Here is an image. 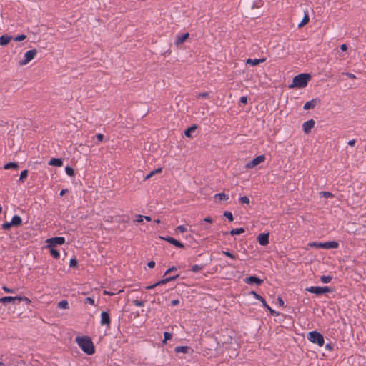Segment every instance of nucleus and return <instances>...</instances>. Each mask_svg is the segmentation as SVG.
<instances>
[{
  "instance_id": "nucleus-56",
  "label": "nucleus",
  "mask_w": 366,
  "mask_h": 366,
  "mask_svg": "<svg viewBox=\"0 0 366 366\" xmlns=\"http://www.w3.org/2000/svg\"><path fill=\"white\" fill-rule=\"evenodd\" d=\"M137 222H143V219H144V216H143V215H140V214H139V215H138V216L137 217Z\"/></svg>"
},
{
  "instance_id": "nucleus-2",
  "label": "nucleus",
  "mask_w": 366,
  "mask_h": 366,
  "mask_svg": "<svg viewBox=\"0 0 366 366\" xmlns=\"http://www.w3.org/2000/svg\"><path fill=\"white\" fill-rule=\"evenodd\" d=\"M310 79L311 75L309 74H298L293 78L292 84L290 86V88H305L307 86Z\"/></svg>"
},
{
  "instance_id": "nucleus-57",
  "label": "nucleus",
  "mask_w": 366,
  "mask_h": 366,
  "mask_svg": "<svg viewBox=\"0 0 366 366\" xmlns=\"http://www.w3.org/2000/svg\"><path fill=\"white\" fill-rule=\"evenodd\" d=\"M179 303V300H173L171 302V305H172V306H176V305H177Z\"/></svg>"
},
{
  "instance_id": "nucleus-16",
  "label": "nucleus",
  "mask_w": 366,
  "mask_h": 366,
  "mask_svg": "<svg viewBox=\"0 0 366 366\" xmlns=\"http://www.w3.org/2000/svg\"><path fill=\"white\" fill-rule=\"evenodd\" d=\"M320 100L317 98H315V99H312V100L310 101H308L307 102L304 106H303V109L305 110H308V109H313L316 107L317 104L318 102H320Z\"/></svg>"
},
{
  "instance_id": "nucleus-6",
  "label": "nucleus",
  "mask_w": 366,
  "mask_h": 366,
  "mask_svg": "<svg viewBox=\"0 0 366 366\" xmlns=\"http://www.w3.org/2000/svg\"><path fill=\"white\" fill-rule=\"evenodd\" d=\"M37 54L36 49H31L26 51L24 54V57L23 59L19 61V64L20 66H24L27 64L29 62H30L31 60L34 59L36 55Z\"/></svg>"
},
{
  "instance_id": "nucleus-53",
  "label": "nucleus",
  "mask_w": 366,
  "mask_h": 366,
  "mask_svg": "<svg viewBox=\"0 0 366 366\" xmlns=\"http://www.w3.org/2000/svg\"><path fill=\"white\" fill-rule=\"evenodd\" d=\"M277 302H278L280 306H284L285 303H284V301H283L282 297H278L277 299Z\"/></svg>"
},
{
  "instance_id": "nucleus-64",
  "label": "nucleus",
  "mask_w": 366,
  "mask_h": 366,
  "mask_svg": "<svg viewBox=\"0 0 366 366\" xmlns=\"http://www.w3.org/2000/svg\"><path fill=\"white\" fill-rule=\"evenodd\" d=\"M144 219H145L148 222H150L152 220L151 217L149 216H144Z\"/></svg>"
},
{
  "instance_id": "nucleus-27",
  "label": "nucleus",
  "mask_w": 366,
  "mask_h": 366,
  "mask_svg": "<svg viewBox=\"0 0 366 366\" xmlns=\"http://www.w3.org/2000/svg\"><path fill=\"white\" fill-rule=\"evenodd\" d=\"M309 21H310L309 14L307 12H305L302 21L298 24V27L301 28V27L304 26L309 22Z\"/></svg>"
},
{
  "instance_id": "nucleus-39",
  "label": "nucleus",
  "mask_w": 366,
  "mask_h": 366,
  "mask_svg": "<svg viewBox=\"0 0 366 366\" xmlns=\"http://www.w3.org/2000/svg\"><path fill=\"white\" fill-rule=\"evenodd\" d=\"M18 297H19V298H17L18 301H19V302L20 301H24L26 304H30L31 303V300L28 297H26L25 296H18Z\"/></svg>"
},
{
  "instance_id": "nucleus-45",
  "label": "nucleus",
  "mask_w": 366,
  "mask_h": 366,
  "mask_svg": "<svg viewBox=\"0 0 366 366\" xmlns=\"http://www.w3.org/2000/svg\"><path fill=\"white\" fill-rule=\"evenodd\" d=\"M239 202L242 204H249V199L247 196H243L239 198Z\"/></svg>"
},
{
  "instance_id": "nucleus-7",
  "label": "nucleus",
  "mask_w": 366,
  "mask_h": 366,
  "mask_svg": "<svg viewBox=\"0 0 366 366\" xmlns=\"http://www.w3.org/2000/svg\"><path fill=\"white\" fill-rule=\"evenodd\" d=\"M46 242L49 244L47 247H55L56 245H61L65 242V238L63 237H56L48 239Z\"/></svg>"
},
{
  "instance_id": "nucleus-62",
  "label": "nucleus",
  "mask_w": 366,
  "mask_h": 366,
  "mask_svg": "<svg viewBox=\"0 0 366 366\" xmlns=\"http://www.w3.org/2000/svg\"><path fill=\"white\" fill-rule=\"evenodd\" d=\"M155 174V172H151L149 174H148L146 177H145V179H147L149 178H150L151 177H152L154 174Z\"/></svg>"
},
{
  "instance_id": "nucleus-55",
  "label": "nucleus",
  "mask_w": 366,
  "mask_h": 366,
  "mask_svg": "<svg viewBox=\"0 0 366 366\" xmlns=\"http://www.w3.org/2000/svg\"><path fill=\"white\" fill-rule=\"evenodd\" d=\"M204 221L208 223H212L213 219L210 217H207L204 219Z\"/></svg>"
},
{
  "instance_id": "nucleus-24",
  "label": "nucleus",
  "mask_w": 366,
  "mask_h": 366,
  "mask_svg": "<svg viewBox=\"0 0 366 366\" xmlns=\"http://www.w3.org/2000/svg\"><path fill=\"white\" fill-rule=\"evenodd\" d=\"M11 223L14 227H19L21 225L22 219L19 216L14 215L11 219Z\"/></svg>"
},
{
  "instance_id": "nucleus-49",
  "label": "nucleus",
  "mask_w": 366,
  "mask_h": 366,
  "mask_svg": "<svg viewBox=\"0 0 366 366\" xmlns=\"http://www.w3.org/2000/svg\"><path fill=\"white\" fill-rule=\"evenodd\" d=\"M2 289L5 292H7V293H14V290L13 289H10L6 286H3L2 287Z\"/></svg>"
},
{
  "instance_id": "nucleus-26",
  "label": "nucleus",
  "mask_w": 366,
  "mask_h": 366,
  "mask_svg": "<svg viewBox=\"0 0 366 366\" xmlns=\"http://www.w3.org/2000/svg\"><path fill=\"white\" fill-rule=\"evenodd\" d=\"M197 127L194 124V125H192V127L187 128L185 131H184V135L187 137H192V132H194L196 129H197Z\"/></svg>"
},
{
  "instance_id": "nucleus-17",
  "label": "nucleus",
  "mask_w": 366,
  "mask_h": 366,
  "mask_svg": "<svg viewBox=\"0 0 366 366\" xmlns=\"http://www.w3.org/2000/svg\"><path fill=\"white\" fill-rule=\"evenodd\" d=\"M189 36V33L177 35L174 41L175 45L179 46L182 44L188 39Z\"/></svg>"
},
{
  "instance_id": "nucleus-43",
  "label": "nucleus",
  "mask_w": 366,
  "mask_h": 366,
  "mask_svg": "<svg viewBox=\"0 0 366 366\" xmlns=\"http://www.w3.org/2000/svg\"><path fill=\"white\" fill-rule=\"evenodd\" d=\"M222 254H224L225 256L232 259H236L235 255H234L229 251H222Z\"/></svg>"
},
{
  "instance_id": "nucleus-32",
  "label": "nucleus",
  "mask_w": 366,
  "mask_h": 366,
  "mask_svg": "<svg viewBox=\"0 0 366 366\" xmlns=\"http://www.w3.org/2000/svg\"><path fill=\"white\" fill-rule=\"evenodd\" d=\"M204 267V265L194 264L192 267L191 271L196 273L202 270Z\"/></svg>"
},
{
  "instance_id": "nucleus-59",
  "label": "nucleus",
  "mask_w": 366,
  "mask_h": 366,
  "mask_svg": "<svg viewBox=\"0 0 366 366\" xmlns=\"http://www.w3.org/2000/svg\"><path fill=\"white\" fill-rule=\"evenodd\" d=\"M355 142H356L355 139H351L348 142V145L353 147V146H355Z\"/></svg>"
},
{
  "instance_id": "nucleus-12",
  "label": "nucleus",
  "mask_w": 366,
  "mask_h": 366,
  "mask_svg": "<svg viewBox=\"0 0 366 366\" xmlns=\"http://www.w3.org/2000/svg\"><path fill=\"white\" fill-rule=\"evenodd\" d=\"M315 124V122L312 119L305 122L302 124V129L304 132L305 134L310 133L311 129L314 127Z\"/></svg>"
},
{
  "instance_id": "nucleus-5",
  "label": "nucleus",
  "mask_w": 366,
  "mask_h": 366,
  "mask_svg": "<svg viewBox=\"0 0 366 366\" xmlns=\"http://www.w3.org/2000/svg\"><path fill=\"white\" fill-rule=\"evenodd\" d=\"M306 290L311 293L315 294L317 295H320L324 293L332 292V289L329 287H319V286H312L310 287H307Z\"/></svg>"
},
{
  "instance_id": "nucleus-36",
  "label": "nucleus",
  "mask_w": 366,
  "mask_h": 366,
  "mask_svg": "<svg viewBox=\"0 0 366 366\" xmlns=\"http://www.w3.org/2000/svg\"><path fill=\"white\" fill-rule=\"evenodd\" d=\"M332 279V276H330V275H327V276L323 275V276H321V277H320V280L323 283H329V282H330Z\"/></svg>"
},
{
  "instance_id": "nucleus-52",
  "label": "nucleus",
  "mask_w": 366,
  "mask_h": 366,
  "mask_svg": "<svg viewBox=\"0 0 366 366\" xmlns=\"http://www.w3.org/2000/svg\"><path fill=\"white\" fill-rule=\"evenodd\" d=\"M96 137L99 142H102L104 137L102 134H97Z\"/></svg>"
},
{
  "instance_id": "nucleus-28",
  "label": "nucleus",
  "mask_w": 366,
  "mask_h": 366,
  "mask_svg": "<svg viewBox=\"0 0 366 366\" xmlns=\"http://www.w3.org/2000/svg\"><path fill=\"white\" fill-rule=\"evenodd\" d=\"M214 199H217L219 200H228L229 199V196L227 194H226L224 192H222V193H217L216 194H214Z\"/></svg>"
},
{
  "instance_id": "nucleus-10",
  "label": "nucleus",
  "mask_w": 366,
  "mask_h": 366,
  "mask_svg": "<svg viewBox=\"0 0 366 366\" xmlns=\"http://www.w3.org/2000/svg\"><path fill=\"white\" fill-rule=\"evenodd\" d=\"M110 324H111V319H110L109 313L106 311H102L101 313V325H107L108 327H109Z\"/></svg>"
},
{
  "instance_id": "nucleus-21",
  "label": "nucleus",
  "mask_w": 366,
  "mask_h": 366,
  "mask_svg": "<svg viewBox=\"0 0 366 366\" xmlns=\"http://www.w3.org/2000/svg\"><path fill=\"white\" fill-rule=\"evenodd\" d=\"M244 232H245V230L243 227L235 228V229L230 230L229 232H225L224 233V235H227V234H229L232 236H234L237 234H241L244 233Z\"/></svg>"
},
{
  "instance_id": "nucleus-47",
  "label": "nucleus",
  "mask_w": 366,
  "mask_h": 366,
  "mask_svg": "<svg viewBox=\"0 0 366 366\" xmlns=\"http://www.w3.org/2000/svg\"><path fill=\"white\" fill-rule=\"evenodd\" d=\"M177 268L174 266H172V267H169V269H167L164 273V275H167V274L172 272H174V271H177Z\"/></svg>"
},
{
  "instance_id": "nucleus-51",
  "label": "nucleus",
  "mask_w": 366,
  "mask_h": 366,
  "mask_svg": "<svg viewBox=\"0 0 366 366\" xmlns=\"http://www.w3.org/2000/svg\"><path fill=\"white\" fill-rule=\"evenodd\" d=\"M240 102L244 104H246L247 103V97H245V96H242L240 97Z\"/></svg>"
},
{
  "instance_id": "nucleus-15",
  "label": "nucleus",
  "mask_w": 366,
  "mask_h": 366,
  "mask_svg": "<svg viewBox=\"0 0 366 366\" xmlns=\"http://www.w3.org/2000/svg\"><path fill=\"white\" fill-rule=\"evenodd\" d=\"M162 238L163 239H164L165 241L168 242L169 243L176 246L177 247H179V248H181V249H184V244H182V242H180L179 241L175 239L173 237H162Z\"/></svg>"
},
{
  "instance_id": "nucleus-23",
  "label": "nucleus",
  "mask_w": 366,
  "mask_h": 366,
  "mask_svg": "<svg viewBox=\"0 0 366 366\" xmlns=\"http://www.w3.org/2000/svg\"><path fill=\"white\" fill-rule=\"evenodd\" d=\"M266 59L265 58H262V59H247L246 61V64H250L251 66H257L260 63H262L264 61H265Z\"/></svg>"
},
{
  "instance_id": "nucleus-41",
  "label": "nucleus",
  "mask_w": 366,
  "mask_h": 366,
  "mask_svg": "<svg viewBox=\"0 0 366 366\" xmlns=\"http://www.w3.org/2000/svg\"><path fill=\"white\" fill-rule=\"evenodd\" d=\"M2 229H4V230H9L11 229V227H12V224L10 222H4L3 224H2Z\"/></svg>"
},
{
  "instance_id": "nucleus-4",
  "label": "nucleus",
  "mask_w": 366,
  "mask_h": 366,
  "mask_svg": "<svg viewBox=\"0 0 366 366\" xmlns=\"http://www.w3.org/2000/svg\"><path fill=\"white\" fill-rule=\"evenodd\" d=\"M250 295H253V297L259 300L262 303V305L264 308H266L271 315H272L273 316H278L280 315V313L275 310H274L273 309H272L269 305L267 303L266 300L259 294H257L256 292L254 291H251L249 292Z\"/></svg>"
},
{
  "instance_id": "nucleus-33",
  "label": "nucleus",
  "mask_w": 366,
  "mask_h": 366,
  "mask_svg": "<svg viewBox=\"0 0 366 366\" xmlns=\"http://www.w3.org/2000/svg\"><path fill=\"white\" fill-rule=\"evenodd\" d=\"M224 217H225L229 222H233L234 221V217L231 212L229 211H225L223 214Z\"/></svg>"
},
{
  "instance_id": "nucleus-3",
  "label": "nucleus",
  "mask_w": 366,
  "mask_h": 366,
  "mask_svg": "<svg viewBox=\"0 0 366 366\" xmlns=\"http://www.w3.org/2000/svg\"><path fill=\"white\" fill-rule=\"evenodd\" d=\"M307 339L310 342L317 344L318 346L322 347L325 344L323 335L317 331H311L307 335Z\"/></svg>"
},
{
  "instance_id": "nucleus-19",
  "label": "nucleus",
  "mask_w": 366,
  "mask_h": 366,
  "mask_svg": "<svg viewBox=\"0 0 366 366\" xmlns=\"http://www.w3.org/2000/svg\"><path fill=\"white\" fill-rule=\"evenodd\" d=\"M174 352L176 353H189V352H192L193 350L188 346H177L174 348Z\"/></svg>"
},
{
  "instance_id": "nucleus-34",
  "label": "nucleus",
  "mask_w": 366,
  "mask_h": 366,
  "mask_svg": "<svg viewBox=\"0 0 366 366\" xmlns=\"http://www.w3.org/2000/svg\"><path fill=\"white\" fill-rule=\"evenodd\" d=\"M320 195L321 197H324V198H332L334 197L333 194L331 193L330 192H321L320 193Z\"/></svg>"
},
{
  "instance_id": "nucleus-50",
  "label": "nucleus",
  "mask_w": 366,
  "mask_h": 366,
  "mask_svg": "<svg viewBox=\"0 0 366 366\" xmlns=\"http://www.w3.org/2000/svg\"><path fill=\"white\" fill-rule=\"evenodd\" d=\"M320 243V242H314L310 243V246L312 247L321 248V247L319 246Z\"/></svg>"
},
{
  "instance_id": "nucleus-38",
  "label": "nucleus",
  "mask_w": 366,
  "mask_h": 366,
  "mask_svg": "<svg viewBox=\"0 0 366 366\" xmlns=\"http://www.w3.org/2000/svg\"><path fill=\"white\" fill-rule=\"evenodd\" d=\"M84 303L85 304H89V305H95V301H94V299L93 297H86L84 300Z\"/></svg>"
},
{
  "instance_id": "nucleus-54",
  "label": "nucleus",
  "mask_w": 366,
  "mask_h": 366,
  "mask_svg": "<svg viewBox=\"0 0 366 366\" xmlns=\"http://www.w3.org/2000/svg\"><path fill=\"white\" fill-rule=\"evenodd\" d=\"M147 266L149 267V268H154L155 267V262L154 261H150L147 263Z\"/></svg>"
},
{
  "instance_id": "nucleus-46",
  "label": "nucleus",
  "mask_w": 366,
  "mask_h": 366,
  "mask_svg": "<svg viewBox=\"0 0 366 366\" xmlns=\"http://www.w3.org/2000/svg\"><path fill=\"white\" fill-rule=\"evenodd\" d=\"M187 228L184 225H179L176 228V231L180 232L182 233L187 232Z\"/></svg>"
},
{
  "instance_id": "nucleus-42",
  "label": "nucleus",
  "mask_w": 366,
  "mask_h": 366,
  "mask_svg": "<svg viewBox=\"0 0 366 366\" xmlns=\"http://www.w3.org/2000/svg\"><path fill=\"white\" fill-rule=\"evenodd\" d=\"M132 302L137 307H143L144 305V302L142 300H134Z\"/></svg>"
},
{
  "instance_id": "nucleus-1",
  "label": "nucleus",
  "mask_w": 366,
  "mask_h": 366,
  "mask_svg": "<svg viewBox=\"0 0 366 366\" xmlns=\"http://www.w3.org/2000/svg\"><path fill=\"white\" fill-rule=\"evenodd\" d=\"M76 342L84 352L92 355L95 352L94 345L88 336L76 337Z\"/></svg>"
},
{
  "instance_id": "nucleus-48",
  "label": "nucleus",
  "mask_w": 366,
  "mask_h": 366,
  "mask_svg": "<svg viewBox=\"0 0 366 366\" xmlns=\"http://www.w3.org/2000/svg\"><path fill=\"white\" fill-rule=\"evenodd\" d=\"M209 97V93L208 92H202V93H199L197 95V98H207Z\"/></svg>"
},
{
  "instance_id": "nucleus-25",
  "label": "nucleus",
  "mask_w": 366,
  "mask_h": 366,
  "mask_svg": "<svg viewBox=\"0 0 366 366\" xmlns=\"http://www.w3.org/2000/svg\"><path fill=\"white\" fill-rule=\"evenodd\" d=\"M4 169H19V164L16 162H9L4 164Z\"/></svg>"
},
{
  "instance_id": "nucleus-40",
  "label": "nucleus",
  "mask_w": 366,
  "mask_h": 366,
  "mask_svg": "<svg viewBox=\"0 0 366 366\" xmlns=\"http://www.w3.org/2000/svg\"><path fill=\"white\" fill-rule=\"evenodd\" d=\"M70 267H76L78 266V262L76 258H72L69 262Z\"/></svg>"
},
{
  "instance_id": "nucleus-35",
  "label": "nucleus",
  "mask_w": 366,
  "mask_h": 366,
  "mask_svg": "<svg viewBox=\"0 0 366 366\" xmlns=\"http://www.w3.org/2000/svg\"><path fill=\"white\" fill-rule=\"evenodd\" d=\"M28 173H29V172L27 169H24V170L21 171V172L20 174V177H19V181L23 182L25 179H26L28 177Z\"/></svg>"
},
{
  "instance_id": "nucleus-60",
  "label": "nucleus",
  "mask_w": 366,
  "mask_h": 366,
  "mask_svg": "<svg viewBox=\"0 0 366 366\" xmlns=\"http://www.w3.org/2000/svg\"><path fill=\"white\" fill-rule=\"evenodd\" d=\"M340 49H341L342 51H347V45H346V44H342V45L340 46Z\"/></svg>"
},
{
  "instance_id": "nucleus-58",
  "label": "nucleus",
  "mask_w": 366,
  "mask_h": 366,
  "mask_svg": "<svg viewBox=\"0 0 366 366\" xmlns=\"http://www.w3.org/2000/svg\"><path fill=\"white\" fill-rule=\"evenodd\" d=\"M325 349L327 350H332L333 347H332V344L329 343L325 345Z\"/></svg>"
},
{
  "instance_id": "nucleus-44",
  "label": "nucleus",
  "mask_w": 366,
  "mask_h": 366,
  "mask_svg": "<svg viewBox=\"0 0 366 366\" xmlns=\"http://www.w3.org/2000/svg\"><path fill=\"white\" fill-rule=\"evenodd\" d=\"M26 39V36L24 34L19 35L14 38V40L16 41H21Z\"/></svg>"
},
{
  "instance_id": "nucleus-13",
  "label": "nucleus",
  "mask_w": 366,
  "mask_h": 366,
  "mask_svg": "<svg viewBox=\"0 0 366 366\" xmlns=\"http://www.w3.org/2000/svg\"><path fill=\"white\" fill-rule=\"evenodd\" d=\"M257 241L262 246H266L269 244V233H262L258 235Z\"/></svg>"
},
{
  "instance_id": "nucleus-29",
  "label": "nucleus",
  "mask_w": 366,
  "mask_h": 366,
  "mask_svg": "<svg viewBox=\"0 0 366 366\" xmlns=\"http://www.w3.org/2000/svg\"><path fill=\"white\" fill-rule=\"evenodd\" d=\"M49 248L50 249V254L54 258L59 259L60 257L59 252L55 247Z\"/></svg>"
},
{
  "instance_id": "nucleus-61",
  "label": "nucleus",
  "mask_w": 366,
  "mask_h": 366,
  "mask_svg": "<svg viewBox=\"0 0 366 366\" xmlns=\"http://www.w3.org/2000/svg\"><path fill=\"white\" fill-rule=\"evenodd\" d=\"M68 192V189H64L60 191L59 195L63 196Z\"/></svg>"
},
{
  "instance_id": "nucleus-30",
  "label": "nucleus",
  "mask_w": 366,
  "mask_h": 366,
  "mask_svg": "<svg viewBox=\"0 0 366 366\" xmlns=\"http://www.w3.org/2000/svg\"><path fill=\"white\" fill-rule=\"evenodd\" d=\"M57 307L60 309H68L69 302L67 300H63L58 303Z\"/></svg>"
},
{
  "instance_id": "nucleus-8",
  "label": "nucleus",
  "mask_w": 366,
  "mask_h": 366,
  "mask_svg": "<svg viewBox=\"0 0 366 366\" xmlns=\"http://www.w3.org/2000/svg\"><path fill=\"white\" fill-rule=\"evenodd\" d=\"M265 160V156L264 154L259 155L257 157L254 158L252 160L249 161L246 164L247 169H252L259 164L263 162Z\"/></svg>"
},
{
  "instance_id": "nucleus-20",
  "label": "nucleus",
  "mask_w": 366,
  "mask_h": 366,
  "mask_svg": "<svg viewBox=\"0 0 366 366\" xmlns=\"http://www.w3.org/2000/svg\"><path fill=\"white\" fill-rule=\"evenodd\" d=\"M48 164L50 166L59 167L63 165V160L60 158H52L49 160Z\"/></svg>"
},
{
  "instance_id": "nucleus-18",
  "label": "nucleus",
  "mask_w": 366,
  "mask_h": 366,
  "mask_svg": "<svg viewBox=\"0 0 366 366\" xmlns=\"http://www.w3.org/2000/svg\"><path fill=\"white\" fill-rule=\"evenodd\" d=\"M17 298H19V297H17V296H16V297L6 296V297L0 298V303L4 304V305H6L7 303L16 304V301L17 300Z\"/></svg>"
},
{
  "instance_id": "nucleus-22",
  "label": "nucleus",
  "mask_w": 366,
  "mask_h": 366,
  "mask_svg": "<svg viewBox=\"0 0 366 366\" xmlns=\"http://www.w3.org/2000/svg\"><path fill=\"white\" fill-rule=\"evenodd\" d=\"M11 39H12L11 36H9L7 34L1 36H0V46L7 45L11 41Z\"/></svg>"
},
{
  "instance_id": "nucleus-14",
  "label": "nucleus",
  "mask_w": 366,
  "mask_h": 366,
  "mask_svg": "<svg viewBox=\"0 0 366 366\" xmlns=\"http://www.w3.org/2000/svg\"><path fill=\"white\" fill-rule=\"evenodd\" d=\"M244 281L247 284H253V283H254V284H256L257 285H260L263 282V280L259 278L257 276H249V277H247L246 279H244Z\"/></svg>"
},
{
  "instance_id": "nucleus-63",
  "label": "nucleus",
  "mask_w": 366,
  "mask_h": 366,
  "mask_svg": "<svg viewBox=\"0 0 366 366\" xmlns=\"http://www.w3.org/2000/svg\"><path fill=\"white\" fill-rule=\"evenodd\" d=\"M350 79H355V76L351 73H346L345 74Z\"/></svg>"
},
{
  "instance_id": "nucleus-31",
  "label": "nucleus",
  "mask_w": 366,
  "mask_h": 366,
  "mask_svg": "<svg viewBox=\"0 0 366 366\" xmlns=\"http://www.w3.org/2000/svg\"><path fill=\"white\" fill-rule=\"evenodd\" d=\"M65 172L69 177H73L75 176L74 169L72 167H69V166H66L65 167Z\"/></svg>"
},
{
  "instance_id": "nucleus-9",
  "label": "nucleus",
  "mask_w": 366,
  "mask_h": 366,
  "mask_svg": "<svg viewBox=\"0 0 366 366\" xmlns=\"http://www.w3.org/2000/svg\"><path fill=\"white\" fill-rule=\"evenodd\" d=\"M179 274H176L174 276H171V277L164 278L162 280L158 281L157 282H156L155 284H154L152 285H149V286L146 287V289L151 290V289L156 287L157 286L164 285L170 281L175 280L176 279H177L179 277Z\"/></svg>"
},
{
  "instance_id": "nucleus-11",
  "label": "nucleus",
  "mask_w": 366,
  "mask_h": 366,
  "mask_svg": "<svg viewBox=\"0 0 366 366\" xmlns=\"http://www.w3.org/2000/svg\"><path fill=\"white\" fill-rule=\"evenodd\" d=\"M319 246H320L321 248L327 249H337L339 247V244L336 241H330L323 243H320Z\"/></svg>"
},
{
  "instance_id": "nucleus-37",
  "label": "nucleus",
  "mask_w": 366,
  "mask_h": 366,
  "mask_svg": "<svg viewBox=\"0 0 366 366\" xmlns=\"http://www.w3.org/2000/svg\"><path fill=\"white\" fill-rule=\"evenodd\" d=\"M172 337V335L169 332H164V340L163 343H166V342L169 340H170Z\"/></svg>"
}]
</instances>
